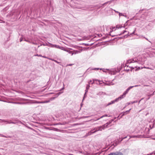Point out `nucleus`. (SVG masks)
<instances>
[{
    "label": "nucleus",
    "mask_w": 155,
    "mask_h": 155,
    "mask_svg": "<svg viewBox=\"0 0 155 155\" xmlns=\"http://www.w3.org/2000/svg\"><path fill=\"white\" fill-rule=\"evenodd\" d=\"M128 137H129V138H130V136H128Z\"/></svg>",
    "instance_id": "nucleus-55"
},
{
    "label": "nucleus",
    "mask_w": 155,
    "mask_h": 155,
    "mask_svg": "<svg viewBox=\"0 0 155 155\" xmlns=\"http://www.w3.org/2000/svg\"><path fill=\"white\" fill-rule=\"evenodd\" d=\"M102 93H103V92H99V93H98L97 94V95H100V94H101Z\"/></svg>",
    "instance_id": "nucleus-34"
},
{
    "label": "nucleus",
    "mask_w": 155,
    "mask_h": 155,
    "mask_svg": "<svg viewBox=\"0 0 155 155\" xmlns=\"http://www.w3.org/2000/svg\"><path fill=\"white\" fill-rule=\"evenodd\" d=\"M0 136L2 137H6V136H4V135H3V134H0Z\"/></svg>",
    "instance_id": "nucleus-26"
},
{
    "label": "nucleus",
    "mask_w": 155,
    "mask_h": 155,
    "mask_svg": "<svg viewBox=\"0 0 155 155\" xmlns=\"http://www.w3.org/2000/svg\"><path fill=\"white\" fill-rule=\"evenodd\" d=\"M74 64H67L66 65V67H67V66H71L73 65Z\"/></svg>",
    "instance_id": "nucleus-22"
},
{
    "label": "nucleus",
    "mask_w": 155,
    "mask_h": 155,
    "mask_svg": "<svg viewBox=\"0 0 155 155\" xmlns=\"http://www.w3.org/2000/svg\"><path fill=\"white\" fill-rule=\"evenodd\" d=\"M82 50L78 51V50H74L72 51V53L71 54V55H72L73 54H78V53H80L81 52Z\"/></svg>",
    "instance_id": "nucleus-5"
},
{
    "label": "nucleus",
    "mask_w": 155,
    "mask_h": 155,
    "mask_svg": "<svg viewBox=\"0 0 155 155\" xmlns=\"http://www.w3.org/2000/svg\"><path fill=\"white\" fill-rule=\"evenodd\" d=\"M58 48L63 50L64 51H65V50H66V49L64 48V47H60L59 46V48Z\"/></svg>",
    "instance_id": "nucleus-21"
},
{
    "label": "nucleus",
    "mask_w": 155,
    "mask_h": 155,
    "mask_svg": "<svg viewBox=\"0 0 155 155\" xmlns=\"http://www.w3.org/2000/svg\"><path fill=\"white\" fill-rule=\"evenodd\" d=\"M89 117L88 116H86L85 117V118H87V117Z\"/></svg>",
    "instance_id": "nucleus-50"
},
{
    "label": "nucleus",
    "mask_w": 155,
    "mask_h": 155,
    "mask_svg": "<svg viewBox=\"0 0 155 155\" xmlns=\"http://www.w3.org/2000/svg\"><path fill=\"white\" fill-rule=\"evenodd\" d=\"M51 47L53 48H59V46L57 45H52Z\"/></svg>",
    "instance_id": "nucleus-12"
},
{
    "label": "nucleus",
    "mask_w": 155,
    "mask_h": 155,
    "mask_svg": "<svg viewBox=\"0 0 155 155\" xmlns=\"http://www.w3.org/2000/svg\"><path fill=\"white\" fill-rule=\"evenodd\" d=\"M124 115V114H121L119 116V117H122V116Z\"/></svg>",
    "instance_id": "nucleus-33"
},
{
    "label": "nucleus",
    "mask_w": 155,
    "mask_h": 155,
    "mask_svg": "<svg viewBox=\"0 0 155 155\" xmlns=\"http://www.w3.org/2000/svg\"><path fill=\"white\" fill-rule=\"evenodd\" d=\"M124 67H126V63H125L124 64Z\"/></svg>",
    "instance_id": "nucleus-45"
},
{
    "label": "nucleus",
    "mask_w": 155,
    "mask_h": 155,
    "mask_svg": "<svg viewBox=\"0 0 155 155\" xmlns=\"http://www.w3.org/2000/svg\"><path fill=\"white\" fill-rule=\"evenodd\" d=\"M91 82H92V81L91 80L89 81V84H90V83H91Z\"/></svg>",
    "instance_id": "nucleus-43"
},
{
    "label": "nucleus",
    "mask_w": 155,
    "mask_h": 155,
    "mask_svg": "<svg viewBox=\"0 0 155 155\" xmlns=\"http://www.w3.org/2000/svg\"><path fill=\"white\" fill-rule=\"evenodd\" d=\"M7 123H8V124H15L16 123V122H14L11 121L10 122H8Z\"/></svg>",
    "instance_id": "nucleus-24"
},
{
    "label": "nucleus",
    "mask_w": 155,
    "mask_h": 155,
    "mask_svg": "<svg viewBox=\"0 0 155 155\" xmlns=\"http://www.w3.org/2000/svg\"><path fill=\"white\" fill-rule=\"evenodd\" d=\"M132 68H133V69H134V68H133V67H132Z\"/></svg>",
    "instance_id": "nucleus-60"
},
{
    "label": "nucleus",
    "mask_w": 155,
    "mask_h": 155,
    "mask_svg": "<svg viewBox=\"0 0 155 155\" xmlns=\"http://www.w3.org/2000/svg\"><path fill=\"white\" fill-rule=\"evenodd\" d=\"M155 92V91L154 92V93Z\"/></svg>",
    "instance_id": "nucleus-61"
},
{
    "label": "nucleus",
    "mask_w": 155,
    "mask_h": 155,
    "mask_svg": "<svg viewBox=\"0 0 155 155\" xmlns=\"http://www.w3.org/2000/svg\"><path fill=\"white\" fill-rule=\"evenodd\" d=\"M138 86V85H135L134 86H130L127 89V93L131 88H132L134 87H136Z\"/></svg>",
    "instance_id": "nucleus-10"
},
{
    "label": "nucleus",
    "mask_w": 155,
    "mask_h": 155,
    "mask_svg": "<svg viewBox=\"0 0 155 155\" xmlns=\"http://www.w3.org/2000/svg\"><path fill=\"white\" fill-rule=\"evenodd\" d=\"M65 51L68 52L69 54H72V51H71V50L66 49V50H65Z\"/></svg>",
    "instance_id": "nucleus-11"
},
{
    "label": "nucleus",
    "mask_w": 155,
    "mask_h": 155,
    "mask_svg": "<svg viewBox=\"0 0 155 155\" xmlns=\"http://www.w3.org/2000/svg\"><path fill=\"white\" fill-rule=\"evenodd\" d=\"M153 154L155 155V151H154L153 152L150 154V155H151Z\"/></svg>",
    "instance_id": "nucleus-31"
},
{
    "label": "nucleus",
    "mask_w": 155,
    "mask_h": 155,
    "mask_svg": "<svg viewBox=\"0 0 155 155\" xmlns=\"http://www.w3.org/2000/svg\"><path fill=\"white\" fill-rule=\"evenodd\" d=\"M55 98V97H52L50 100L51 101V100H53V99H54Z\"/></svg>",
    "instance_id": "nucleus-28"
},
{
    "label": "nucleus",
    "mask_w": 155,
    "mask_h": 155,
    "mask_svg": "<svg viewBox=\"0 0 155 155\" xmlns=\"http://www.w3.org/2000/svg\"><path fill=\"white\" fill-rule=\"evenodd\" d=\"M126 71H129V69H127Z\"/></svg>",
    "instance_id": "nucleus-42"
},
{
    "label": "nucleus",
    "mask_w": 155,
    "mask_h": 155,
    "mask_svg": "<svg viewBox=\"0 0 155 155\" xmlns=\"http://www.w3.org/2000/svg\"><path fill=\"white\" fill-rule=\"evenodd\" d=\"M88 90V89H86L85 90V93L84 95H85V94H86V93L87 92Z\"/></svg>",
    "instance_id": "nucleus-32"
},
{
    "label": "nucleus",
    "mask_w": 155,
    "mask_h": 155,
    "mask_svg": "<svg viewBox=\"0 0 155 155\" xmlns=\"http://www.w3.org/2000/svg\"><path fill=\"white\" fill-rule=\"evenodd\" d=\"M108 115L107 114H105L104 115H103L100 118H98L97 119V120H99L100 119L104 117H107Z\"/></svg>",
    "instance_id": "nucleus-16"
},
{
    "label": "nucleus",
    "mask_w": 155,
    "mask_h": 155,
    "mask_svg": "<svg viewBox=\"0 0 155 155\" xmlns=\"http://www.w3.org/2000/svg\"><path fill=\"white\" fill-rule=\"evenodd\" d=\"M58 95H59V94H60V93H58Z\"/></svg>",
    "instance_id": "nucleus-52"
},
{
    "label": "nucleus",
    "mask_w": 155,
    "mask_h": 155,
    "mask_svg": "<svg viewBox=\"0 0 155 155\" xmlns=\"http://www.w3.org/2000/svg\"><path fill=\"white\" fill-rule=\"evenodd\" d=\"M123 31H124V32H125L126 31L125 30H124Z\"/></svg>",
    "instance_id": "nucleus-48"
},
{
    "label": "nucleus",
    "mask_w": 155,
    "mask_h": 155,
    "mask_svg": "<svg viewBox=\"0 0 155 155\" xmlns=\"http://www.w3.org/2000/svg\"><path fill=\"white\" fill-rule=\"evenodd\" d=\"M90 87V85L89 84H87L86 87V89H88Z\"/></svg>",
    "instance_id": "nucleus-23"
},
{
    "label": "nucleus",
    "mask_w": 155,
    "mask_h": 155,
    "mask_svg": "<svg viewBox=\"0 0 155 155\" xmlns=\"http://www.w3.org/2000/svg\"><path fill=\"white\" fill-rule=\"evenodd\" d=\"M107 85H111V84L110 83H107L106 84Z\"/></svg>",
    "instance_id": "nucleus-35"
},
{
    "label": "nucleus",
    "mask_w": 155,
    "mask_h": 155,
    "mask_svg": "<svg viewBox=\"0 0 155 155\" xmlns=\"http://www.w3.org/2000/svg\"><path fill=\"white\" fill-rule=\"evenodd\" d=\"M132 68H133V69H134V68H133V67H132Z\"/></svg>",
    "instance_id": "nucleus-59"
},
{
    "label": "nucleus",
    "mask_w": 155,
    "mask_h": 155,
    "mask_svg": "<svg viewBox=\"0 0 155 155\" xmlns=\"http://www.w3.org/2000/svg\"><path fill=\"white\" fill-rule=\"evenodd\" d=\"M53 93H49V94H53Z\"/></svg>",
    "instance_id": "nucleus-49"
},
{
    "label": "nucleus",
    "mask_w": 155,
    "mask_h": 155,
    "mask_svg": "<svg viewBox=\"0 0 155 155\" xmlns=\"http://www.w3.org/2000/svg\"><path fill=\"white\" fill-rule=\"evenodd\" d=\"M107 155H123V154L121 152H116L115 153H110Z\"/></svg>",
    "instance_id": "nucleus-4"
},
{
    "label": "nucleus",
    "mask_w": 155,
    "mask_h": 155,
    "mask_svg": "<svg viewBox=\"0 0 155 155\" xmlns=\"http://www.w3.org/2000/svg\"><path fill=\"white\" fill-rule=\"evenodd\" d=\"M119 16L120 17V16H124L126 17V15H124L123 13L119 12Z\"/></svg>",
    "instance_id": "nucleus-20"
},
{
    "label": "nucleus",
    "mask_w": 155,
    "mask_h": 155,
    "mask_svg": "<svg viewBox=\"0 0 155 155\" xmlns=\"http://www.w3.org/2000/svg\"><path fill=\"white\" fill-rule=\"evenodd\" d=\"M144 68H147V69H151V70H153V69L151 68H149V67H144Z\"/></svg>",
    "instance_id": "nucleus-25"
},
{
    "label": "nucleus",
    "mask_w": 155,
    "mask_h": 155,
    "mask_svg": "<svg viewBox=\"0 0 155 155\" xmlns=\"http://www.w3.org/2000/svg\"><path fill=\"white\" fill-rule=\"evenodd\" d=\"M12 103L14 104H24V103L20 102H12Z\"/></svg>",
    "instance_id": "nucleus-17"
},
{
    "label": "nucleus",
    "mask_w": 155,
    "mask_h": 155,
    "mask_svg": "<svg viewBox=\"0 0 155 155\" xmlns=\"http://www.w3.org/2000/svg\"><path fill=\"white\" fill-rule=\"evenodd\" d=\"M64 87H63V88H62L61 90H62L63 89H64Z\"/></svg>",
    "instance_id": "nucleus-46"
},
{
    "label": "nucleus",
    "mask_w": 155,
    "mask_h": 155,
    "mask_svg": "<svg viewBox=\"0 0 155 155\" xmlns=\"http://www.w3.org/2000/svg\"><path fill=\"white\" fill-rule=\"evenodd\" d=\"M110 34V35H112V36H114V35H111L110 34Z\"/></svg>",
    "instance_id": "nucleus-47"
},
{
    "label": "nucleus",
    "mask_w": 155,
    "mask_h": 155,
    "mask_svg": "<svg viewBox=\"0 0 155 155\" xmlns=\"http://www.w3.org/2000/svg\"><path fill=\"white\" fill-rule=\"evenodd\" d=\"M105 125V124L102 126L94 128L93 130L88 132L87 135H90L97 131L99 130L101 131L102 129L104 130V129Z\"/></svg>",
    "instance_id": "nucleus-2"
},
{
    "label": "nucleus",
    "mask_w": 155,
    "mask_h": 155,
    "mask_svg": "<svg viewBox=\"0 0 155 155\" xmlns=\"http://www.w3.org/2000/svg\"><path fill=\"white\" fill-rule=\"evenodd\" d=\"M135 61H136V60H135L134 61V59H133L132 60H127V64L128 63H132V62H133V63L134 62H135ZM126 66L127 67H128V65H127Z\"/></svg>",
    "instance_id": "nucleus-6"
},
{
    "label": "nucleus",
    "mask_w": 155,
    "mask_h": 155,
    "mask_svg": "<svg viewBox=\"0 0 155 155\" xmlns=\"http://www.w3.org/2000/svg\"><path fill=\"white\" fill-rule=\"evenodd\" d=\"M24 41H27V42H30V41H28V40H26L25 39Z\"/></svg>",
    "instance_id": "nucleus-40"
},
{
    "label": "nucleus",
    "mask_w": 155,
    "mask_h": 155,
    "mask_svg": "<svg viewBox=\"0 0 155 155\" xmlns=\"http://www.w3.org/2000/svg\"><path fill=\"white\" fill-rule=\"evenodd\" d=\"M119 71H116V70L113 69L110 71H108V72L111 74H115L117 72Z\"/></svg>",
    "instance_id": "nucleus-3"
},
{
    "label": "nucleus",
    "mask_w": 155,
    "mask_h": 155,
    "mask_svg": "<svg viewBox=\"0 0 155 155\" xmlns=\"http://www.w3.org/2000/svg\"><path fill=\"white\" fill-rule=\"evenodd\" d=\"M35 56H38V57H41L42 56V55L41 54H40V55H38V54H36V55H34Z\"/></svg>",
    "instance_id": "nucleus-27"
},
{
    "label": "nucleus",
    "mask_w": 155,
    "mask_h": 155,
    "mask_svg": "<svg viewBox=\"0 0 155 155\" xmlns=\"http://www.w3.org/2000/svg\"><path fill=\"white\" fill-rule=\"evenodd\" d=\"M144 38H145V39H146L148 41H149V42L151 43V42L150 41H149L147 38H146L145 37H144Z\"/></svg>",
    "instance_id": "nucleus-37"
},
{
    "label": "nucleus",
    "mask_w": 155,
    "mask_h": 155,
    "mask_svg": "<svg viewBox=\"0 0 155 155\" xmlns=\"http://www.w3.org/2000/svg\"><path fill=\"white\" fill-rule=\"evenodd\" d=\"M4 120V122H7V121H5V120Z\"/></svg>",
    "instance_id": "nucleus-51"
},
{
    "label": "nucleus",
    "mask_w": 155,
    "mask_h": 155,
    "mask_svg": "<svg viewBox=\"0 0 155 155\" xmlns=\"http://www.w3.org/2000/svg\"><path fill=\"white\" fill-rule=\"evenodd\" d=\"M54 61H55V62H57V61H56L54 60Z\"/></svg>",
    "instance_id": "nucleus-54"
},
{
    "label": "nucleus",
    "mask_w": 155,
    "mask_h": 155,
    "mask_svg": "<svg viewBox=\"0 0 155 155\" xmlns=\"http://www.w3.org/2000/svg\"><path fill=\"white\" fill-rule=\"evenodd\" d=\"M148 95V96H149V97H150V96H151V95Z\"/></svg>",
    "instance_id": "nucleus-53"
},
{
    "label": "nucleus",
    "mask_w": 155,
    "mask_h": 155,
    "mask_svg": "<svg viewBox=\"0 0 155 155\" xmlns=\"http://www.w3.org/2000/svg\"><path fill=\"white\" fill-rule=\"evenodd\" d=\"M21 100L24 101V100H25V99H22Z\"/></svg>",
    "instance_id": "nucleus-44"
},
{
    "label": "nucleus",
    "mask_w": 155,
    "mask_h": 155,
    "mask_svg": "<svg viewBox=\"0 0 155 155\" xmlns=\"http://www.w3.org/2000/svg\"><path fill=\"white\" fill-rule=\"evenodd\" d=\"M23 40V38H21L20 39V41L21 42V41H22Z\"/></svg>",
    "instance_id": "nucleus-30"
},
{
    "label": "nucleus",
    "mask_w": 155,
    "mask_h": 155,
    "mask_svg": "<svg viewBox=\"0 0 155 155\" xmlns=\"http://www.w3.org/2000/svg\"><path fill=\"white\" fill-rule=\"evenodd\" d=\"M100 68H90L88 69L87 70V71H89L90 70H98L99 69L100 70Z\"/></svg>",
    "instance_id": "nucleus-8"
},
{
    "label": "nucleus",
    "mask_w": 155,
    "mask_h": 155,
    "mask_svg": "<svg viewBox=\"0 0 155 155\" xmlns=\"http://www.w3.org/2000/svg\"><path fill=\"white\" fill-rule=\"evenodd\" d=\"M111 1L106 2L105 3H104V4H102V5L104 6V5H106L108 3H109L110 4V3H111Z\"/></svg>",
    "instance_id": "nucleus-18"
},
{
    "label": "nucleus",
    "mask_w": 155,
    "mask_h": 155,
    "mask_svg": "<svg viewBox=\"0 0 155 155\" xmlns=\"http://www.w3.org/2000/svg\"><path fill=\"white\" fill-rule=\"evenodd\" d=\"M137 101H133V102H129V103H128L127 104H128V105H129L130 104H133V103H137Z\"/></svg>",
    "instance_id": "nucleus-19"
},
{
    "label": "nucleus",
    "mask_w": 155,
    "mask_h": 155,
    "mask_svg": "<svg viewBox=\"0 0 155 155\" xmlns=\"http://www.w3.org/2000/svg\"><path fill=\"white\" fill-rule=\"evenodd\" d=\"M115 28H113V29H114Z\"/></svg>",
    "instance_id": "nucleus-56"
},
{
    "label": "nucleus",
    "mask_w": 155,
    "mask_h": 155,
    "mask_svg": "<svg viewBox=\"0 0 155 155\" xmlns=\"http://www.w3.org/2000/svg\"><path fill=\"white\" fill-rule=\"evenodd\" d=\"M125 25H124L123 26H122V25H117L116 26V29H119L120 28H124Z\"/></svg>",
    "instance_id": "nucleus-9"
},
{
    "label": "nucleus",
    "mask_w": 155,
    "mask_h": 155,
    "mask_svg": "<svg viewBox=\"0 0 155 155\" xmlns=\"http://www.w3.org/2000/svg\"><path fill=\"white\" fill-rule=\"evenodd\" d=\"M42 57L44 58H47V57H46L45 56H41Z\"/></svg>",
    "instance_id": "nucleus-41"
},
{
    "label": "nucleus",
    "mask_w": 155,
    "mask_h": 155,
    "mask_svg": "<svg viewBox=\"0 0 155 155\" xmlns=\"http://www.w3.org/2000/svg\"><path fill=\"white\" fill-rule=\"evenodd\" d=\"M131 109V108L129 109V110H127V114L129 112V111Z\"/></svg>",
    "instance_id": "nucleus-29"
},
{
    "label": "nucleus",
    "mask_w": 155,
    "mask_h": 155,
    "mask_svg": "<svg viewBox=\"0 0 155 155\" xmlns=\"http://www.w3.org/2000/svg\"><path fill=\"white\" fill-rule=\"evenodd\" d=\"M114 11L116 12H117V13H118V14L119 13V12H117V11H116V10H114Z\"/></svg>",
    "instance_id": "nucleus-38"
},
{
    "label": "nucleus",
    "mask_w": 155,
    "mask_h": 155,
    "mask_svg": "<svg viewBox=\"0 0 155 155\" xmlns=\"http://www.w3.org/2000/svg\"><path fill=\"white\" fill-rule=\"evenodd\" d=\"M126 95V91H125L123 94L118 98H116L115 100L111 101L110 102L105 104L106 106H107L111 104H114L116 102H117L119 100H120L125 97Z\"/></svg>",
    "instance_id": "nucleus-1"
},
{
    "label": "nucleus",
    "mask_w": 155,
    "mask_h": 155,
    "mask_svg": "<svg viewBox=\"0 0 155 155\" xmlns=\"http://www.w3.org/2000/svg\"><path fill=\"white\" fill-rule=\"evenodd\" d=\"M100 70H102V71L104 72H106L108 71V70L107 69H104V68L103 69V68H101L100 69Z\"/></svg>",
    "instance_id": "nucleus-14"
},
{
    "label": "nucleus",
    "mask_w": 155,
    "mask_h": 155,
    "mask_svg": "<svg viewBox=\"0 0 155 155\" xmlns=\"http://www.w3.org/2000/svg\"><path fill=\"white\" fill-rule=\"evenodd\" d=\"M154 92H153V94H150V95H151V96H153V95H154Z\"/></svg>",
    "instance_id": "nucleus-39"
},
{
    "label": "nucleus",
    "mask_w": 155,
    "mask_h": 155,
    "mask_svg": "<svg viewBox=\"0 0 155 155\" xmlns=\"http://www.w3.org/2000/svg\"><path fill=\"white\" fill-rule=\"evenodd\" d=\"M154 155H155V154H154Z\"/></svg>",
    "instance_id": "nucleus-62"
},
{
    "label": "nucleus",
    "mask_w": 155,
    "mask_h": 155,
    "mask_svg": "<svg viewBox=\"0 0 155 155\" xmlns=\"http://www.w3.org/2000/svg\"><path fill=\"white\" fill-rule=\"evenodd\" d=\"M126 138V137H124V138H123V139H121V140H119L120 142H121V141H122V140L124 139H125Z\"/></svg>",
    "instance_id": "nucleus-36"
},
{
    "label": "nucleus",
    "mask_w": 155,
    "mask_h": 155,
    "mask_svg": "<svg viewBox=\"0 0 155 155\" xmlns=\"http://www.w3.org/2000/svg\"><path fill=\"white\" fill-rule=\"evenodd\" d=\"M137 69H136L135 70H136V71H137Z\"/></svg>",
    "instance_id": "nucleus-58"
},
{
    "label": "nucleus",
    "mask_w": 155,
    "mask_h": 155,
    "mask_svg": "<svg viewBox=\"0 0 155 155\" xmlns=\"http://www.w3.org/2000/svg\"><path fill=\"white\" fill-rule=\"evenodd\" d=\"M95 81H98L99 82V84H101L102 82V81L98 80H96L95 79H93V82L91 84H93L95 83Z\"/></svg>",
    "instance_id": "nucleus-7"
},
{
    "label": "nucleus",
    "mask_w": 155,
    "mask_h": 155,
    "mask_svg": "<svg viewBox=\"0 0 155 155\" xmlns=\"http://www.w3.org/2000/svg\"><path fill=\"white\" fill-rule=\"evenodd\" d=\"M50 101V100H48V101H43L42 102H40V103H49Z\"/></svg>",
    "instance_id": "nucleus-13"
},
{
    "label": "nucleus",
    "mask_w": 155,
    "mask_h": 155,
    "mask_svg": "<svg viewBox=\"0 0 155 155\" xmlns=\"http://www.w3.org/2000/svg\"><path fill=\"white\" fill-rule=\"evenodd\" d=\"M140 69V67H139V69Z\"/></svg>",
    "instance_id": "nucleus-57"
},
{
    "label": "nucleus",
    "mask_w": 155,
    "mask_h": 155,
    "mask_svg": "<svg viewBox=\"0 0 155 155\" xmlns=\"http://www.w3.org/2000/svg\"><path fill=\"white\" fill-rule=\"evenodd\" d=\"M135 31H133L132 33H130L129 32H128L127 34V36H129L130 35H131L132 34H133L134 33Z\"/></svg>",
    "instance_id": "nucleus-15"
}]
</instances>
